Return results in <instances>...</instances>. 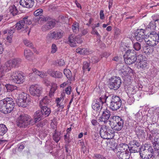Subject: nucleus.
Instances as JSON below:
<instances>
[{
    "label": "nucleus",
    "mask_w": 159,
    "mask_h": 159,
    "mask_svg": "<svg viewBox=\"0 0 159 159\" xmlns=\"http://www.w3.org/2000/svg\"><path fill=\"white\" fill-rule=\"evenodd\" d=\"M107 98H104V97H102L99 99H96L93 101L92 104V107L94 110L99 112L102 108L103 104L106 101Z\"/></svg>",
    "instance_id": "9b49d317"
},
{
    "label": "nucleus",
    "mask_w": 159,
    "mask_h": 159,
    "mask_svg": "<svg viewBox=\"0 0 159 159\" xmlns=\"http://www.w3.org/2000/svg\"><path fill=\"white\" fill-rule=\"evenodd\" d=\"M46 85L47 86L51 85V88L49 93V95L50 97L53 96V94L57 89V84L54 83H51V82L48 81L45 82Z\"/></svg>",
    "instance_id": "a211bd4d"
},
{
    "label": "nucleus",
    "mask_w": 159,
    "mask_h": 159,
    "mask_svg": "<svg viewBox=\"0 0 159 159\" xmlns=\"http://www.w3.org/2000/svg\"><path fill=\"white\" fill-rule=\"evenodd\" d=\"M43 12V10L41 9H38L36 10L34 13V15L38 16L41 15Z\"/></svg>",
    "instance_id": "864d4df0"
},
{
    "label": "nucleus",
    "mask_w": 159,
    "mask_h": 159,
    "mask_svg": "<svg viewBox=\"0 0 159 159\" xmlns=\"http://www.w3.org/2000/svg\"><path fill=\"white\" fill-rule=\"evenodd\" d=\"M13 67H18L20 64L21 60L18 58H16L9 60Z\"/></svg>",
    "instance_id": "c756f323"
},
{
    "label": "nucleus",
    "mask_w": 159,
    "mask_h": 159,
    "mask_svg": "<svg viewBox=\"0 0 159 159\" xmlns=\"http://www.w3.org/2000/svg\"><path fill=\"white\" fill-rule=\"evenodd\" d=\"M21 20L24 22L25 25H30L32 23L30 17L27 16L23 18Z\"/></svg>",
    "instance_id": "a18cd8bd"
},
{
    "label": "nucleus",
    "mask_w": 159,
    "mask_h": 159,
    "mask_svg": "<svg viewBox=\"0 0 159 159\" xmlns=\"http://www.w3.org/2000/svg\"><path fill=\"white\" fill-rule=\"evenodd\" d=\"M129 144L130 153L141 152L142 147H140V143L137 141L133 140L130 142Z\"/></svg>",
    "instance_id": "f8f14e48"
},
{
    "label": "nucleus",
    "mask_w": 159,
    "mask_h": 159,
    "mask_svg": "<svg viewBox=\"0 0 159 159\" xmlns=\"http://www.w3.org/2000/svg\"><path fill=\"white\" fill-rule=\"evenodd\" d=\"M75 42L78 43H81L83 42L82 39L80 36H77L75 37Z\"/></svg>",
    "instance_id": "bf43d9fd"
},
{
    "label": "nucleus",
    "mask_w": 159,
    "mask_h": 159,
    "mask_svg": "<svg viewBox=\"0 0 159 159\" xmlns=\"http://www.w3.org/2000/svg\"><path fill=\"white\" fill-rule=\"evenodd\" d=\"M122 119L118 116H111L109 120V124L111 126L115 124L116 123L121 120Z\"/></svg>",
    "instance_id": "bb28decb"
},
{
    "label": "nucleus",
    "mask_w": 159,
    "mask_h": 159,
    "mask_svg": "<svg viewBox=\"0 0 159 159\" xmlns=\"http://www.w3.org/2000/svg\"><path fill=\"white\" fill-rule=\"evenodd\" d=\"M124 123V120L122 119L117 123H116L114 125H113L111 127L114 130L120 131L122 128Z\"/></svg>",
    "instance_id": "412c9836"
},
{
    "label": "nucleus",
    "mask_w": 159,
    "mask_h": 159,
    "mask_svg": "<svg viewBox=\"0 0 159 159\" xmlns=\"http://www.w3.org/2000/svg\"><path fill=\"white\" fill-rule=\"evenodd\" d=\"M122 83L121 78L117 76H113L110 80L109 87L111 89L117 90L120 87Z\"/></svg>",
    "instance_id": "9d476101"
},
{
    "label": "nucleus",
    "mask_w": 159,
    "mask_h": 159,
    "mask_svg": "<svg viewBox=\"0 0 159 159\" xmlns=\"http://www.w3.org/2000/svg\"><path fill=\"white\" fill-rule=\"evenodd\" d=\"M111 116V113L110 111L106 109L103 111L102 116L100 117L99 120L100 121L103 122L104 123H106L108 121Z\"/></svg>",
    "instance_id": "dca6fc26"
},
{
    "label": "nucleus",
    "mask_w": 159,
    "mask_h": 159,
    "mask_svg": "<svg viewBox=\"0 0 159 159\" xmlns=\"http://www.w3.org/2000/svg\"><path fill=\"white\" fill-rule=\"evenodd\" d=\"M23 42L25 45L29 47H32L33 44L29 40L27 39H24L23 40Z\"/></svg>",
    "instance_id": "603ef678"
},
{
    "label": "nucleus",
    "mask_w": 159,
    "mask_h": 159,
    "mask_svg": "<svg viewBox=\"0 0 159 159\" xmlns=\"http://www.w3.org/2000/svg\"><path fill=\"white\" fill-rule=\"evenodd\" d=\"M158 19L154 20L150 22L148 28L151 30H154L156 28L155 22L157 21Z\"/></svg>",
    "instance_id": "ea45409f"
},
{
    "label": "nucleus",
    "mask_w": 159,
    "mask_h": 159,
    "mask_svg": "<svg viewBox=\"0 0 159 159\" xmlns=\"http://www.w3.org/2000/svg\"><path fill=\"white\" fill-rule=\"evenodd\" d=\"M138 90L137 87L131 86L128 88V92L131 94H134L136 93L137 91Z\"/></svg>",
    "instance_id": "c03bdc74"
},
{
    "label": "nucleus",
    "mask_w": 159,
    "mask_h": 159,
    "mask_svg": "<svg viewBox=\"0 0 159 159\" xmlns=\"http://www.w3.org/2000/svg\"><path fill=\"white\" fill-rule=\"evenodd\" d=\"M136 65L138 68L143 69L147 66V63L145 60L141 59H138L136 61Z\"/></svg>",
    "instance_id": "393cba45"
},
{
    "label": "nucleus",
    "mask_w": 159,
    "mask_h": 159,
    "mask_svg": "<svg viewBox=\"0 0 159 159\" xmlns=\"http://www.w3.org/2000/svg\"><path fill=\"white\" fill-rule=\"evenodd\" d=\"M91 68L90 67V64L88 62L85 61L83 63V69L84 71L87 70L89 71L90 70Z\"/></svg>",
    "instance_id": "79ce46f5"
},
{
    "label": "nucleus",
    "mask_w": 159,
    "mask_h": 159,
    "mask_svg": "<svg viewBox=\"0 0 159 159\" xmlns=\"http://www.w3.org/2000/svg\"><path fill=\"white\" fill-rule=\"evenodd\" d=\"M57 104V106H59V107L61 109H63L64 108V105L63 104H61L60 103V102L61 101V99L59 98H57L56 99Z\"/></svg>",
    "instance_id": "5fc2aeb1"
},
{
    "label": "nucleus",
    "mask_w": 159,
    "mask_h": 159,
    "mask_svg": "<svg viewBox=\"0 0 159 159\" xmlns=\"http://www.w3.org/2000/svg\"><path fill=\"white\" fill-rule=\"evenodd\" d=\"M44 116L40 111H37L34 114V124L38 122L43 118Z\"/></svg>",
    "instance_id": "a878e982"
},
{
    "label": "nucleus",
    "mask_w": 159,
    "mask_h": 159,
    "mask_svg": "<svg viewBox=\"0 0 159 159\" xmlns=\"http://www.w3.org/2000/svg\"><path fill=\"white\" fill-rule=\"evenodd\" d=\"M135 131L136 134L138 135H142L144 133V131L142 129H139V131H138L137 128H135Z\"/></svg>",
    "instance_id": "0e129e2a"
},
{
    "label": "nucleus",
    "mask_w": 159,
    "mask_h": 159,
    "mask_svg": "<svg viewBox=\"0 0 159 159\" xmlns=\"http://www.w3.org/2000/svg\"><path fill=\"white\" fill-rule=\"evenodd\" d=\"M15 104L12 98L7 97L0 101V111L4 114H7L12 111Z\"/></svg>",
    "instance_id": "f257e3e1"
},
{
    "label": "nucleus",
    "mask_w": 159,
    "mask_h": 159,
    "mask_svg": "<svg viewBox=\"0 0 159 159\" xmlns=\"http://www.w3.org/2000/svg\"><path fill=\"white\" fill-rule=\"evenodd\" d=\"M48 73L51 76L57 78H61L62 77V73L59 71L48 70Z\"/></svg>",
    "instance_id": "6ab92c4d"
},
{
    "label": "nucleus",
    "mask_w": 159,
    "mask_h": 159,
    "mask_svg": "<svg viewBox=\"0 0 159 159\" xmlns=\"http://www.w3.org/2000/svg\"><path fill=\"white\" fill-rule=\"evenodd\" d=\"M124 58H137L136 52L133 49L127 50L124 56Z\"/></svg>",
    "instance_id": "b1692460"
},
{
    "label": "nucleus",
    "mask_w": 159,
    "mask_h": 159,
    "mask_svg": "<svg viewBox=\"0 0 159 159\" xmlns=\"http://www.w3.org/2000/svg\"><path fill=\"white\" fill-rule=\"evenodd\" d=\"M133 47L135 50L136 51H139L141 48V45L140 43L138 42L135 43L133 45Z\"/></svg>",
    "instance_id": "3c124183"
},
{
    "label": "nucleus",
    "mask_w": 159,
    "mask_h": 159,
    "mask_svg": "<svg viewBox=\"0 0 159 159\" xmlns=\"http://www.w3.org/2000/svg\"><path fill=\"white\" fill-rule=\"evenodd\" d=\"M0 67L4 72H8L13 67L9 60L5 62L3 66H0Z\"/></svg>",
    "instance_id": "aec40b11"
},
{
    "label": "nucleus",
    "mask_w": 159,
    "mask_h": 159,
    "mask_svg": "<svg viewBox=\"0 0 159 159\" xmlns=\"http://www.w3.org/2000/svg\"><path fill=\"white\" fill-rule=\"evenodd\" d=\"M148 38L144 39L147 44L152 47H154L159 43V32L157 34L154 31H151Z\"/></svg>",
    "instance_id": "20e7f679"
},
{
    "label": "nucleus",
    "mask_w": 159,
    "mask_h": 159,
    "mask_svg": "<svg viewBox=\"0 0 159 159\" xmlns=\"http://www.w3.org/2000/svg\"><path fill=\"white\" fill-rule=\"evenodd\" d=\"M92 30L91 32V34L93 35H96L97 38L100 39L101 38V36L98 32L97 30L95 28L94 26L92 27Z\"/></svg>",
    "instance_id": "49530a36"
},
{
    "label": "nucleus",
    "mask_w": 159,
    "mask_h": 159,
    "mask_svg": "<svg viewBox=\"0 0 159 159\" xmlns=\"http://www.w3.org/2000/svg\"><path fill=\"white\" fill-rule=\"evenodd\" d=\"M63 33L64 32L62 31L50 32L48 34L47 38L50 39H58L62 38Z\"/></svg>",
    "instance_id": "4468645a"
},
{
    "label": "nucleus",
    "mask_w": 159,
    "mask_h": 159,
    "mask_svg": "<svg viewBox=\"0 0 159 159\" xmlns=\"http://www.w3.org/2000/svg\"><path fill=\"white\" fill-rule=\"evenodd\" d=\"M15 98L16 99L17 105L20 107H25L27 105V100L29 95L26 93L17 90L14 91Z\"/></svg>",
    "instance_id": "f03ea898"
},
{
    "label": "nucleus",
    "mask_w": 159,
    "mask_h": 159,
    "mask_svg": "<svg viewBox=\"0 0 159 159\" xmlns=\"http://www.w3.org/2000/svg\"><path fill=\"white\" fill-rule=\"evenodd\" d=\"M57 50V48L56 45L54 44H52L51 47V51L52 53H55Z\"/></svg>",
    "instance_id": "6e6d98bb"
},
{
    "label": "nucleus",
    "mask_w": 159,
    "mask_h": 159,
    "mask_svg": "<svg viewBox=\"0 0 159 159\" xmlns=\"http://www.w3.org/2000/svg\"><path fill=\"white\" fill-rule=\"evenodd\" d=\"M5 86L6 88L7 91L8 92H12L13 91L16 89L17 88L16 86L9 84H6Z\"/></svg>",
    "instance_id": "58836bf2"
},
{
    "label": "nucleus",
    "mask_w": 159,
    "mask_h": 159,
    "mask_svg": "<svg viewBox=\"0 0 159 159\" xmlns=\"http://www.w3.org/2000/svg\"><path fill=\"white\" fill-rule=\"evenodd\" d=\"M9 76L11 80L15 83L21 84L24 81V76L18 71L11 72Z\"/></svg>",
    "instance_id": "39448f33"
},
{
    "label": "nucleus",
    "mask_w": 159,
    "mask_h": 159,
    "mask_svg": "<svg viewBox=\"0 0 159 159\" xmlns=\"http://www.w3.org/2000/svg\"><path fill=\"white\" fill-rule=\"evenodd\" d=\"M36 19L39 24H42L44 22L48 20V18L44 16H42L39 17H38Z\"/></svg>",
    "instance_id": "4c0bfd02"
},
{
    "label": "nucleus",
    "mask_w": 159,
    "mask_h": 159,
    "mask_svg": "<svg viewBox=\"0 0 159 159\" xmlns=\"http://www.w3.org/2000/svg\"><path fill=\"white\" fill-rule=\"evenodd\" d=\"M71 87V86H69L66 88L65 89V93L68 95H69L72 91Z\"/></svg>",
    "instance_id": "4d7b16f0"
},
{
    "label": "nucleus",
    "mask_w": 159,
    "mask_h": 159,
    "mask_svg": "<svg viewBox=\"0 0 159 159\" xmlns=\"http://www.w3.org/2000/svg\"><path fill=\"white\" fill-rule=\"evenodd\" d=\"M10 30V29L7 30V31L8 32V35L7 37V41L9 43H11V42L12 37V35L13 33L11 34L9 32V30Z\"/></svg>",
    "instance_id": "8fccbe9b"
},
{
    "label": "nucleus",
    "mask_w": 159,
    "mask_h": 159,
    "mask_svg": "<svg viewBox=\"0 0 159 159\" xmlns=\"http://www.w3.org/2000/svg\"><path fill=\"white\" fill-rule=\"evenodd\" d=\"M32 71H33V72L30 74V76L31 75H33L34 74L38 75L39 74V73L40 71H39L37 69H36L35 68L33 69H32Z\"/></svg>",
    "instance_id": "680f3d73"
},
{
    "label": "nucleus",
    "mask_w": 159,
    "mask_h": 159,
    "mask_svg": "<svg viewBox=\"0 0 159 159\" xmlns=\"http://www.w3.org/2000/svg\"><path fill=\"white\" fill-rule=\"evenodd\" d=\"M141 149L140 154L142 159H150L152 157H154L153 150L152 147L150 146L146 149L145 146H143Z\"/></svg>",
    "instance_id": "6e6552de"
},
{
    "label": "nucleus",
    "mask_w": 159,
    "mask_h": 159,
    "mask_svg": "<svg viewBox=\"0 0 159 159\" xmlns=\"http://www.w3.org/2000/svg\"><path fill=\"white\" fill-rule=\"evenodd\" d=\"M129 151L118 152L117 155L119 159H129L130 155Z\"/></svg>",
    "instance_id": "4be33fe9"
},
{
    "label": "nucleus",
    "mask_w": 159,
    "mask_h": 159,
    "mask_svg": "<svg viewBox=\"0 0 159 159\" xmlns=\"http://www.w3.org/2000/svg\"><path fill=\"white\" fill-rule=\"evenodd\" d=\"M65 64V61L62 59L57 60L55 61V64L57 66H61L64 65Z\"/></svg>",
    "instance_id": "09e8293b"
},
{
    "label": "nucleus",
    "mask_w": 159,
    "mask_h": 159,
    "mask_svg": "<svg viewBox=\"0 0 159 159\" xmlns=\"http://www.w3.org/2000/svg\"><path fill=\"white\" fill-rule=\"evenodd\" d=\"M100 18L101 20H103L104 18V11L103 10L100 11L99 14Z\"/></svg>",
    "instance_id": "69168bd1"
},
{
    "label": "nucleus",
    "mask_w": 159,
    "mask_h": 159,
    "mask_svg": "<svg viewBox=\"0 0 159 159\" xmlns=\"http://www.w3.org/2000/svg\"><path fill=\"white\" fill-rule=\"evenodd\" d=\"M69 137L70 134L69 133H66V134L64 135V140L66 143H69L70 142Z\"/></svg>",
    "instance_id": "13d9d810"
},
{
    "label": "nucleus",
    "mask_w": 159,
    "mask_h": 159,
    "mask_svg": "<svg viewBox=\"0 0 159 159\" xmlns=\"http://www.w3.org/2000/svg\"><path fill=\"white\" fill-rule=\"evenodd\" d=\"M100 135L104 139H110L113 138L114 134L113 131L105 125H102L100 130Z\"/></svg>",
    "instance_id": "423d86ee"
},
{
    "label": "nucleus",
    "mask_w": 159,
    "mask_h": 159,
    "mask_svg": "<svg viewBox=\"0 0 159 159\" xmlns=\"http://www.w3.org/2000/svg\"><path fill=\"white\" fill-rule=\"evenodd\" d=\"M135 37L137 41L141 42L145 38V30L143 29H138L135 34Z\"/></svg>",
    "instance_id": "2eb2a0df"
},
{
    "label": "nucleus",
    "mask_w": 159,
    "mask_h": 159,
    "mask_svg": "<svg viewBox=\"0 0 159 159\" xmlns=\"http://www.w3.org/2000/svg\"><path fill=\"white\" fill-rule=\"evenodd\" d=\"M79 24L77 22H75L72 26V29L73 32L75 33H77L79 31Z\"/></svg>",
    "instance_id": "473e14b6"
},
{
    "label": "nucleus",
    "mask_w": 159,
    "mask_h": 159,
    "mask_svg": "<svg viewBox=\"0 0 159 159\" xmlns=\"http://www.w3.org/2000/svg\"><path fill=\"white\" fill-rule=\"evenodd\" d=\"M25 30L26 32L28 30V35L29 34L30 32V30L27 27L26 25H25L24 22L21 20L17 23L15 25L11 28L9 31L10 33L12 34L15 32L16 30Z\"/></svg>",
    "instance_id": "1a4fd4ad"
},
{
    "label": "nucleus",
    "mask_w": 159,
    "mask_h": 159,
    "mask_svg": "<svg viewBox=\"0 0 159 159\" xmlns=\"http://www.w3.org/2000/svg\"><path fill=\"white\" fill-rule=\"evenodd\" d=\"M34 122V120L31 117L25 114L19 116L16 121L17 125L21 128H25L30 125H33Z\"/></svg>",
    "instance_id": "7ed1b4c3"
},
{
    "label": "nucleus",
    "mask_w": 159,
    "mask_h": 159,
    "mask_svg": "<svg viewBox=\"0 0 159 159\" xmlns=\"http://www.w3.org/2000/svg\"><path fill=\"white\" fill-rule=\"evenodd\" d=\"M153 148L155 150L154 153V157L155 156L159 157L158 154L159 153V144L153 143Z\"/></svg>",
    "instance_id": "e433bc0d"
},
{
    "label": "nucleus",
    "mask_w": 159,
    "mask_h": 159,
    "mask_svg": "<svg viewBox=\"0 0 159 159\" xmlns=\"http://www.w3.org/2000/svg\"><path fill=\"white\" fill-rule=\"evenodd\" d=\"M51 102L50 100L48 99V97L45 96L39 102V106L40 107L42 106H47L48 104Z\"/></svg>",
    "instance_id": "7c9ffc66"
},
{
    "label": "nucleus",
    "mask_w": 159,
    "mask_h": 159,
    "mask_svg": "<svg viewBox=\"0 0 159 159\" xmlns=\"http://www.w3.org/2000/svg\"><path fill=\"white\" fill-rule=\"evenodd\" d=\"M122 105V101L120 98L116 96H113L110 99V108L113 111L119 109Z\"/></svg>",
    "instance_id": "0eeeda50"
},
{
    "label": "nucleus",
    "mask_w": 159,
    "mask_h": 159,
    "mask_svg": "<svg viewBox=\"0 0 159 159\" xmlns=\"http://www.w3.org/2000/svg\"><path fill=\"white\" fill-rule=\"evenodd\" d=\"M20 4L24 7L32 8L34 4V0H20Z\"/></svg>",
    "instance_id": "f3484780"
},
{
    "label": "nucleus",
    "mask_w": 159,
    "mask_h": 159,
    "mask_svg": "<svg viewBox=\"0 0 159 159\" xmlns=\"http://www.w3.org/2000/svg\"><path fill=\"white\" fill-rule=\"evenodd\" d=\"M32 54V53L29 49H25V50L24 55L26 59H29Z\"/></svg>",
    "instance_id": "de8ad7c7"
},
{
    "label": "nucleus",
    "mask_w": 159,
    "mask_h": 159,
    "mask_svg": "<svg viewBox=\"0 0 159 159\" xmlns=\"http://www.w3.org/2000/svg\"><path fill=\"white\" fill-rule=\"evenodd\" d=\"M75 37L74 34H71L68 38V43L71 47H74L77 46L75 42Z\"/></svg>",
    "instance_id": "cd10ccee"
},
{
    "label": "nucleus",
    "mask_w": 159,
    "mask_h": 159,
    "mask_svg": "<svg viewBox=\"0 0 159 159\" xmlns=\"http://www.w3.org/2000/svg\"><path fill=\"white\" fill-rule=\"evenodd\" d=\"M52 137L53 139L57 143L61 139L60 133L57 132L56 130H55L54 131V133Z\"/></svg>",
    "instance_id": "c9c22d12"
},
{
    "label": "nucleus",
    "mask_w": 159,
    "mask_h": 159,
    "mask_svg": "<svg viewBox=\"0 0 159 159\" xmlns=\"http://www.w3.org/2000/svg\"><path fill=\"white\" fill-rule=\"evenodd\" d=\"M95 159H106L103 156L100 154H96L94 155Z\"/></svg>",
    "instance_id": "e2e57ef3"
},
{
    "label": "nucleus",
    "mask_w": 159,
    "mask_h": 159,
    "mask_svg": "<svg viewBox=\"0 0 159 159\" xmlns=\"http://www.w3.org/2000/svg\"><path fill=\"white\" fill-rule=\"evenodd\" d=\"M125 63L128 65L132 64L137 61V58H124Z\"/></svg>",
    "instance_id": "72a5a7b5"
},
{
    "label": "nucleus",
    "mask_w": 159,
    "mask_h": 159,
    "mask_svg": "<svg viewBox=\"0 0 159 159\" xmlns=\"http://www.w3.org/2000/svg\"><path fill=\"white\" fill-rule=\"evenodd\" d=\"M56 24L54 21L51 20L49 21L45 25H43L42 28L43 31H46L53 28Z\"/></svg>",
    "instance_id": "5701e85b"
},
{
    "label": "nucleus",
    "mask_w": 159,
    "mask_h": 159,
    "mask_svg": "<svg viewBox=\"0 0 159 159\" xmlns=\"http://www.w3.org/2000/svg\"><path fill=\"white\" fill-rule=\"evenodd\" d=\"M133 72V70L129 67H127L125 71H124V73H126V74L128 73H132Z\"/></svg>",
    "instance_id": "338daca9"
},
{
    "label": "nucleus",
    "mask_w": 159,
    "mask_h": 159,
    "mask_svg": "<svg viewBox=\"0 0 159 159\" xmlns=\"http://www.w3.org/2000/svg\"><path fill=\"white\" fill-rule=\"evenodd\" d=\"M40 107L41 109V111L44 116L45 117L48 116L51 113L50 109L46 106Z\"/></svg>",
    "instance_id": "c85d7f7f"
},
{
    "label": "nucleus",
    "mask_w": 159,
    "mask_h": 159,
    "mask_svg": "<svg viewBox=\"0 0 159 159\" xmlns=\"http://www.w3.org/2000/svg\"><path fill=\"white\" fill-rule=\"evenodd\" d=\"M9 11L13 16L16 15L18 12V11L14 6H11L9 7Z\"/></svg>",
    "instance_id": "37998d69"
},
{
    "label": "nucleus",
    "mask_w": 159,
    "mask_h": 159,
    "mask_svg": "<svg viewBox=\"0 0 159 159\" xmlns=\"http://www.w3.org/2000/svg\"><path fill=\"white\" fill-rule=\"evenodd\" d=\"M29 90L32 95L39 97L41 93L42 88L37 84L32 85L30 86Z\"/></svg>",
    "instance_id": "ddd939ff"
},
{
    "label": "nucleus",
    "mask_w": 159,
    "mask_h": 159,
    "mask_svg": "<svg viewBox=\"0 0 159 159\" xmlns=\"http://www.w3.org/2000/svg\"><path fill=\"white\" fill-rule=\"evenodd\" d=\"M7 131L6 126L3 124H0V136L3 135Z\"/></svg>",
    "instance_id": "f704fd0d"
},
{
    "label": "nucleus",
    "mask_w": 159,
    "mask_h": 159,
    "mask_svg": "<svg viewBox=\"0 0 159 159\" xmlns=\"http://www.w3.org/2000/svg\"><path fill=\"white\" fill-rule=\"evenodd\" d=\"M135 99L133 97H129L127 101V103L130 105H131L134 101Z\"/></svg>",
    "instance_id": "052dcab7"
},
{
    "label": "nucleus",
    "mask_w": 159,
    "mask_h": 159,
    "mask_svg": "<svg viewBox=\"0 0 159 159\" xmlns=\"http://www.w3.org/2000/svg\"><path fill=\"white\" fill-rule=\"evenodd\" d=\"M64 73L68 80H70L71 79L72 75V73L69 69H65L64 70Z\"/></svg>",
    "instance_id": "a19ab883"
},
{
    "label": "nucleus",
    "mask_w": 159,
    "mask_h": 159,
    "mask_svg": "<svg viewBox=\"0 0 159 159\" xmlns=\"http://www.w3.org/2000/svg\"><path fill=\"white\" fill-rule=\"evenodd\" d=\"M92 60L93 62L97 63L99 61V60L98 57H93L92 58Z\"/></svg>",
    "instance_id": "774afa93"
},
{
    "label": "nucleus",
    "mask_w": 159,
    "mask_h": 159,
    "mask_svg": "<svg viewBox=\"0 0 159 159\" xmlns=\"http://www.w3.org/2000/svg\"><path fill=\"white\" fill-rule=\"evenodd\" d=\"M118 148H119L118 152L129 151L128 150V149L129 148V147L127 144L125 143L121 144L119 147Z\"/></svg>",
    "instance_id": "2f4dec72"
}]
</instances>
